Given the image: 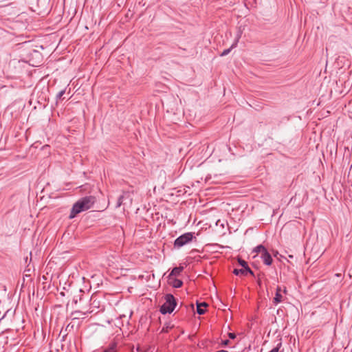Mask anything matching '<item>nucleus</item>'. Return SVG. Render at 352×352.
I'll return each mask as SVG.
<instances>
[{"mask_svg":"<svg viewBox=\"0 0 352 352\" xmlns=\"http://www.w3.org/2000/svg\"><path fill=\"white\" fill-rule=\"evenodd\" d=\"M164 303L160 307V312L162 314H170L175 309L177 302L173 294H166Z\"/></svg>","mask_w":352,"mask_h":352,"instance_id":"f03ea898","label":"nucleus"},{"mask_svg":"<svg viewBox=\"0 0 352 352\" xmlns=\"http://www.w3.org/2000/svg\"><path fill=\"white\" fill-rule=\"evenodd\" d=\"M236 43H235V44H233V45H232L230 48L226 49V50H224L221 52V56H224L228 55V54L230 52L231 50H232L234 47H235V46H236Z\"/></svg>","mask_w":352,"mask_h":352,"instance_id":"9d476101","label":"nucleus"},{"mask_svg":"<svg viewBox=\"0 0 352 352\" xmlns=\"http://www.w3.org/2000/svg\"><path fill=\"white\" fill-rule=\"evenodd\" d=\"M219 221H220L219 220V221L216 223V225H217V226L219 224Z\"/></svg>","mask_w":352,"mask_h":352,"instance_id":"4be33fe9","label":"nucleus"},{"mask_svg":"<svg viewBox=\"0 0 352 352\" xmlns=\"http://www.w3.org/2000/svg\"><path fill=\"white\" fill-rule=\"evenodd\" d=\"M170 281V285L175 288H179L182 286L183 282L177 278H172Z\"/></svg>","mask_w":352,"mask_h":352,"instance_id":"1a4fd4ad","label":"nucleus"},{"mask_svg":"<svg viewBox=\"0 0 352 352\" xmlns=\"http://www.w3.org/2000/svg\"><path fill=\"white\" fill-rule=\"evenodd\" d=\"M228 337L230 339H234L236 338V335L234 333H228Z\"/></svg>","mask_w":352,"mask_h":352,"instance_id":"dca6fc26","label":"nucleus"},{"mask_svg":"<svg viewBox=\"0 0 352 352\" xmlns=\"http://www.w3.org/2000/svg\"><path fill=\"white\" fill-rule=\"evenodd\" d=\"M193 234L192 232H186L177 237L174 242V246L180 248L192 240Z\"/></svg>","mask_w":352,"mask_h":352,"instance_id":"20e7f679","label":"nucleus"},{"mask_svg":"<svg viewBox=\"0 0 352 352\" xmlns=\"http://www.w3.org/2000/svg\"><path fill=\"white\" fill-rule=\"evenodd\" d=\"M282 346V342L280 341L276 347H274V349H272L271 351H270L269 352H278L279 351V349Z\"/></svg>","mask_w":352,"mask_h":352,"instance_id":"f8f14e48","label":"nucleus"},{"mask_svg":"<svg viewBox=\"0 0 352 352\" xmlns=\"http://www.w3.org/2000/svg\"><path fill=\"white\" fill-rule=\"evenodd\" d=\"M238 263L241 266H243V268L234 269L233 271V273L235 275L247 276L248 274H250L252 276H254V272L249 267L248 263L245 261L239 258H238Z\"/></svg>","mask_w":352,"mask_h":352,"instance_id":"7ed1b4c3","label":"nucleus"},{"mask_svg":"<svg viewBox=\"0 0 352 352\" xmlns=\"http://www.w3.org/2000/svg\"><path fill=\"white\" fill-rule=\"evenodd\" d=\"M228 343H229L228 340H226L223 341V344H224V345H227Z\"/></svg>","mask_w":352,"mask_h":352,"instance_id":"f3484780","label":"nucleus"},{"mask_svg":"<svg viewBox=\"0 0 352 352\" xmlns=\"http://www.w3.org/2000/svg\"><path fill=\"white\" fill-rule=\"evenodd\" d=\"M283 292H284V293H286V292H287L286 288H285V289H284Z\"/></svg>","mask_w":352,"mask_h":352,"instance_id":"412c9836","label":"nucleus"},{"mask_svg":"<svg viewBox=\"0 0 352 352\" xmlns=\"http://www.w3.org/2000/svg\"><path fill=\"white\" fill-rule=\"evenodd\" d=\"M121 204H122V203H121L120 201H118V204H117V207H119V206L121 205Z\"/></svg>","mask_w":352,"mask_h":352,"instance_id":"a211bd4d","label":"nucleus"},{"mask_svg":"<svg viewBox=\"0 0 352 352\" xmlns=\"http://www.w3.org/2000/svg\"><path fill=\"white\" fill-rule=\"evenodd\" d=\"M208 306L206 302H197V312L199 315H203L206 313V309H204Z\"/></svg>","mask_w":352,"mask_h":352,"instance_id":"6e6552de","label":"nucleus"},{"mask_svg":"<svg viewBox=\"0 0 352 352\" xmlns=\"http://www.w3.org/2000/svg\"><path fill=\"white\" fill-rule=\"evenodd\" d=\"M281 288L280 286H277L276 291L275 294V297L273 299V302L275 305L283 301V296L280 294Z\"/></svg>","mask_w":352,"mask_h":352,"instance_id":"423d86ee","label":"nucleus"},{"mask_svg":"<svg viewBox=\"0 0 352 352\" xmlns=\"http://www.w3.org/2000/svg\"><path fill=\"white\" fill-rule=\"evenodd\" d=\"M266 248L262 245H257L254 250L255 252H262V253L264 252Z\"/></svg>","mask_w":352,"mask_h":352,"instance_id":"9b49d317","label":"nucleus"},{"mask_svg":"<svg viewBox=\"0 0 352 352\" xmlns=\"http://www.w3.org/2000/svg\"><path fill=\"white\" fill-rule=\"evenodd\" d=\"M145 352H148V351H146Z\"/></svg>","mask_w":352,"mask_h":352,"instance_id":"5701e85b","label":"nucleus"},{"mask_svg":"<svg viewBox=\"0 0 352 352\" xmlns=\"http://www.w3.org/2000/svg\"><path fill=\"white\" fill-rule=\"evenodd\" d=\"M93 201L91 199H80L73 206L69 215V219H73L78 213L85 211L91 208Z\"/></svg>","mask_w":352,"mask_h":352,"instance_id":"f257e3e1","label":"nucleus"},{"mask_svg":"<svg viewBox=\"0 0 352 352\" xmlns=\"http://www.w3.org/2000/svg\"><path fill=\"white\" fill-rule=\"evenodd\" d=\"M65 92V90H62V91H59L56 96L57 98L60 99L61 97L64 95Z\"/></svg>","mask_w":352,"mask_h":352,"instance_id":"4468645a","label":"nucleus"},{"mask_svg":"<svg viewBox=\"0 0 352 352\" xmlns=\"http://www.w3.org/2000/svg\"><path fill=\"white\" fill-rule=\"evenodd\" d=\"M170 327L169 326H166V327H163L162 329V332L163 333H167L168 332V330Z\"/></svg>","mask_w":352,"mask_h":352,"instance_id":"2eb2a0df","label":"nucleus"},{"mask_svg":"<svg viewBox=\"0 0 352 352\" xmlns=\"http://www.w3.org/2000/svg\"><path fill=\"white\" fill-rule=\"evenodd\" d=\"M84 198L87 199V198H93V197L90 196V197H85Z\"/></svg>","mask_w":352,"mask_h":352,"instance_id":"aec40b11","label":"nucleus"},{"mask_svg":"<svg viewBox=\"0 0 352 352\" xmlns=\"http://www.w3.org/2000/svg\"><path fill=\"white\" fill-rule=\"evenodd\" d=\"M116 348H117V343L111 342V352H116Z\"/></svg>","mask_w":352,"mask_h":352,"instance_id":"ddd939ff","label":"nucleus"},{"mask_svg":"<svg viewBox=\"0 0 352 352\" xmlns=\"http://www.w3.org/2000/svg\"><path fill=\"white\" fill-rule=\"evenodd\" d=\"M136 351H140V349L139 347H137Z\"/></svg>","mask_w":352,"mask_h":352,"instance_id":"6ab92c4d","label":"nucleus"},{"mask_svg":"<svg viewBox=\"0 0 352 352\" xmlns=\"http://www.w3.org/2000/svg\"><path fill=\"white\" fill-rule=\"evenodd\" d=\"M183 270L184 267L182 266L174 267L168 276L169 280L172 279V276H179L182 272Z\"/></svg>","mask_w":352,"mask_h":352,"instance_id":"0eeeda50","label":"nucleus"},{"mask_svg":"<svg viewBox=\"0 0 352 352\" xmlns=\"http://www.w3.org/2000/svg\"><path fill=\"white\" fill-rule=\"evenodd\" d=\"M261 258L263 263L267 265H270L273 261L270 254L267 252V250L262 253Z\"/></svg>","mask_w":352,"mask_h":352,"instance_id":"39448f33","label":"nucleus"}]
</instances>
